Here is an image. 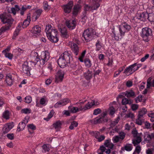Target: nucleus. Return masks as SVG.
I'll use <instances>...</instances> for the list:
<instances>
[{"label": "nucleus", "mask_w": 154, "mask_h": 154, "mask_svg": "<svg viewBox=\"0 0 154 154\" xmlns=\"http://www.w3.org/2000/svg\"><path fill=\"white\" fill-rule=\"evenodd\" d=\"M20 10V8L17 5H15L14 7L11 8V9L8 10V13L3 14L0 15V19L3 23L5 25L2 27L0 29V35L2 33L9 30L12 26L14 20L12 18L9 13H11L15 15L17 12Z\"/></svg>", "instance_id": "f257e3e1"}, {"label": "nucleus", "mask_w": 154, "mask_h": 154, "mask_svg": "<svg viewBox=\"0 0 154 154\" xmlns=\"http://www.w3.org/2000/svg\"><path fill=\"white\" fill-rule=\"evenodd\" d=\"M119 33H117L114 30L112 32L113 35L112 37L114 38L115 40L118 41L121 39L124 36L125 33L130 30L131 26L126 22H124L121 23L119 26Z\"/></svg>", "instance_id": "f03ea898"}, {"label": "nucleus", "mask_w": 154, "mask_h": 154, "mask_svg": "<svg viewBox=\"0 0 154 154\" xmlns=\"http://www.w3.org/2000/svg\"><path fill=\"white\" fill-rule=\"evenodd\" d=\"M71 53L70 51H65L62 54L58 59L57 63L61 68H64L67 64L69 63V61L72 57Z\"/></svg>", "instance_id": "7ed1b4c3"}, {"label": "nucleus", "mask_w": 154, "mask_h": 154, "mask_svg": "<svg viewBox=\"0 0 154 154\" xmlns=\"http://www.w3.org/2000/svg\"><path fill=\"white\" fill-rule=\"evenodd\" d=\"M49 53L45 51L42 53L40 56H36L35 57L34 62L30 61V63H32L33 65L35 66L38 61L40 62L41 64L43 65L49 59Z\"/></svg>", "instance_id": "20e7f679"}, {"label": "nucleus", "mask_w": 154, "mask_h": 154, "mask_svg": "<svg viewBox=\"0 0 154 154\" xmlns=\"http://www.w3.org/2000/svg\"><path fill=\"white\" fill-rule=\"evenodd\" d=\"M85 40L88 42L94 39V37H99V35L96 33L95 30L92 28L86 29L84 31L82 35Z\"/></svg>", "instance_id": "39448f33"}, {"label": "nucleus", "mask_w": 154, "mask_h": 154, "mask_svg": "<svg viewBox=\"0 0 154 154\" xmlns=\"http://www.w3.org/2000/svg\"><path fill=\"white\" fill-rule=\"evenodd\" d=\"M152 30L151 29L146 27L142 29L141 36L145 42H148L150 39V37L152 35Z\"/></svg>", "instance_id": "423d86ee"}, {"label": "nucleus", "mask_w": 154, "mask_h": 154, "mask_svg": "<svg viewBox=\"0 0 154 154\" xmlns=\"http://www.w3.org/2000/svg\"><path fill=\"white\" fill-rule=\"evenodd\" d=\"M45 32L46 33L47 37L49 39L52 36L57 35V31L55 28L52 27L51 25L48 24L46 26Z\"/></svg>", "instance_id": "0eeeda50"}, {"label": "nucleus", "mask_w": 154, "mask_h": 154, "mask_svg": "<svg viewBox=\"0 0 154 154\" xmlns=\"http://www.w3.org/2000/svg\"><path fill=\"white\" fill-rule=\"evenodd\" d=\"M147 112L146 109L143 108L139 112L137 115V118L136 119V124L141 125L143 122V116Z\"/></svg>", "instance_id": "6e6552de"}, {"label": "nucleus", "mask_w": 154, "mask_h": 154, "mask_svg": "<svg viewBox=\"0 0 154 154\" xmlns=\"http://www.w3.org/2000/svg\"><path fill=\"white\" fill-rule=\"evenodd\" d=\"M106 115V112H104L100 115L94 119L91 120V122L92 124H96L98 123H102L103 122H106L108 121L107 119L105 118Z\"/></svg>", "instance_id": "1a4fd4ad"}, {"label": "nucleus", "mask_w": 154, "mask_h": 154, "mask_svg": "<svg viewBox=\"0 0 154 154\" xmlns=\"http://www.w3.org/2000/svg\"><path fill=\"white\" fill-rule=\"evenodd\" d=\"M22 67L23 72L27 76L30 75V71L31 68L29 66V63L27 61L25 62L22 65Z\"/></svg>", "instance_id": "9d476101"}, {"label": "nucleus", "mask_w": 154, "mask_h": 154, "mask_svg": "<svg viewBox=\"0 0 154 154\" xmlns=\"http://www.w3.org/2000/svg\"><path fill=\"white\" fill-rule=\"evenodd\" d=\"M73 5V2L72 1H69L66 5H63L62 6V7L64 12L67 14L70 13L71 11Z\"/></svg>", "instance_id": "9b49d317"}, {"label": "nucleus", "mask_w": 154, "mask_h": 154, "mask_svg": "<svg viewBox=\"0 0 154 154\" xmlns=\"http://www.w3.org/2000/svg\"><path fill=\"white\" fill-rule=\"evenodd\" d=\"M70 100L68 98H64L60 101L57 102L54 105V106L55 108H58L63 106L68 103Z\"/></svg>", "instance_id": "f8f14e48"}, {"label": "nucleus", "mask_w": 154, "mask_h": 154, "mask_svg": "<svg viewBox=\"0 0 154 154\" xmlns=\"http://www.w3.org/2000/svg\"><path fill=\"white\" fill-rule=\"evenodd\" d=\"M148 14L147 12H143L141 13L138 14L135 17V19H138L141 21H145L147 19Z\"/></svg>", "instance_id": "ddd939ff"}, {"label": "nucleus", "mask_w": 154, "mask_h": 154, "mask_svg": "<svg viewBox=\"0 0 154 154\" xmlns=\"http://www.w3.org/2000/svg\"><path fill=\"white\" fill-rule=\"evenodd\" d=\"M14 126L13 122L8 123L5 125L3 128V132L4 134L8 133Z\"/></svg>", "instance_id": "4468645a"}, {"label": "nucleus", "mask_w": 154, "mask_h": 154, "mask_svg": "<svg viewBox=\"0 0 154 154\" xmlns=\"http://www.w3.org/2000/svg\"><path fill=\"white\" fill-rule=\"evenodd\" d=\"M66 24L67 27L70 29H73L75 28L76 26V20L74 19L72 20H66Z\"/></svg>", "instance_id": "2eb2a0df"}, {"label": "nucleus", "mask_w": 154, "mask_h": 154, "mask_svg": "<svg viewBox=\"0 0 154 154\" xmlns=\"http://www.w3.org/2000/svg\"><path fill=\"white\" fill-rule=\"evenodd\" d=\"M64 72L62 70H58L56 75V80L57 82H61L63 78Z\"/></svg>", "instance_id": "dca6fc26"}, {"label": "nucleus", "mask_w": 154, "mask_h": 154, "mask_svg": "<svg viewBox=\"0 0 154 154\" xmlns=\"http://www.w3.org/2000/svg\"><path fill=\"white\" fill-rule=\"evenodd\" d=\"M95 45L96 46V51H97L101 50V48L103 47V46L101 38L98 39L97 40Z\"/></svg>", "instance_id": "f3484780"}, {"label": "nucleus", "mask_w": 154, "mask_h": 154, "mask_svg": "<svg viewBox=\"0 0 154 154\" xmlns=\"http://www.w3.org/2000/svg\"><path fill=\"white\" fill-rule=\"evenodd\" d=\"M6 78L5 81L8 85L11 86L14 82V79L13 78L12 76L10 74H8L6 75Z\"/></svg>", "instance_id": "a211bd4d"}, {"label": "nucleus", "mask_w": 154, "mask_h": 154, "mask_svg": "<svg viewBox=\"0 0 154 154\" xmlns=\"http://www.w3.org/2000/svg\"><path fill=\"white\" fill-rule=\"evenodd\" d=\"M41 31L40 26L36 25L34 26L31 30V32L34 35H39Z\"/></svg>", "instance_id": "6ab92c4d"}, {"label": "nucleus", "mask_w": 154, "mask_h": 154, "mask_svg": "<svg viewBox=\"0 0 154 154\" xmlns=\"http://www.w3.org/2000/svg\"><path fill=\"white\" fill-rule=\"evenodd\" d=\"M71 48L75 54V55H78L79 52V48L78 45L75 43H71Z\"/></svg>", "instance_id": "aec40b11"}, {"label": "nucleus", "mask_w": 154, "mask_h": 154, "mask_svg": "<svg viewBox=\"0 0 154 154\" xmlns=\"http://www.w3.org/2000/svg\"><path fill=\"white\" fill-rule=\"evenodd\" d=\"M154 137L152 136V133L150 134L146 132L144 134V140L147 143H150L152 139Z\"/></svg>", "instance_id": "412c9836"}, {"label": "nucleus", "mask_w": 154, "mask_h": 154, "mask_svg": "<svg viewBox=\"0 0 154 154\" xmlns=\"http://www.w3.org/2000/svg\"><path fill=\"white\" fill-rule=\"evenodd\" d=\"M93 75L92 71L88 70L86 72L84 73V76L87 80H89L92 78Z\"/></svg>", "instance_id": "4be33fe9"}, {"label": "nucleus", "mask_w": 154, "mask_h": 154, "mask_svg": "<svg viewBox=\"0 0 154 154\" xmlns=\"http://www.w3.org/2000/svg\"><path fill=\"white\" fill-rule=\"evenodd\" d=\"M59 31L61 33L63 37L66 38L68 37L69 35L67 34L66 27H62L59 29Z\"/></svg>", "instance_id": "5701e85b"}, {"label": "nucleus", "mask_w": 154, "mask_h": 154, "mask_svg": "<svg viewBox=\"0 0 154 154\" xmlns=\"http://www.w3.org/2000/svg\"><path fill=\"white\" fill-rule=\"evenodd\" d=\"M134 65H131L128 67L126 68L124 72V73H125L127 75H129L132 74V72L133 71L132 70L133 67H132Z\"/></svg>", "instance_id": "b1692460"}, {"label": "nucleus", "mask_w": 154, "mask_h": 154, "mask_svg": "<svg viewBox=\"0 0 154 154\" xmlns=\"http://www.w3.org/2000/svg\"><path fill=\"white\" fill-rule=\"evenodd\" d=\"M81 6L79 4H77L75 5L73 8V14L74 15H77L79 11L81 10Z\"/></svg>", "instance_id": "393cba45"}, {"label": "nucleus", "mask_w": 154, "mask_h": 154, "mask_svg": "<svg viewBox=\"0 0 154 154\" xmlns=\"http://www.w3.org/2000/svg\"><path fill=\"white\" fill-rule=\"evenodd\" d=\"M30 21L31 20L30 18H27L24 20L23 23H21L19 25H20L21 27V26L22 25L23 28H25L29 25Z\"/></svg>", "instance_id": "a878e982"}, {"label": "nucleus", "mask_w": 154, "mask_h": 154, "mask_svg": "<svg viewBox=\"0 0 154 154\" xmlns=\"http://www.w3.org/2000/svg\"><path fill=\"white\" fill-rule=\"evenodd\" d=\"M25 121H26L25 120H23L19 123L17 127L18 129L17 130L18 132L23 130L24 128L26 126Z\"/></svg>", "instance_id": "bb28decb"}, {"label": "nucleus", "mask_w": 154, "mask_h": 154, "mask_svg": "<svg viewBox=\"0 0 154 154\" xmlns=\"http://www.w3.org/2000/svg\"><path fill=\"white\" fill-rule=\"evenodd\" d=\"M125 95L128 98L134 97H135V93L132 90L126 91L125 92Z\"/></svg>", "instance_id": "cd10ccee"}, {"label": "nucleus", "mask_w": 154, "mask_h": 154, "mask_svg": "<svg viewBox=\"0 0 154 154\" xmlns=\"http://www.w3.org/2000/svg\"><path fill=\"white\" fill-rule=\"evenodd\" d=\"M61 125L62 123L59 120L56 121L53 125V127L57 130H59L61 128Z\"/></svg>", "instance_id": "c85d7f7f"}, {"label": "nucleus", "mask_w": 154, "mask_h": 154, "mask_svg": "<svg viewBox=\"0 0 154 154\" xmlns=\"http://www.w3.org/2000/svg\"><path fill=\"white\" fill-rule=\"evenodd\" d=\"M21 29V26L20 25H19L15 29L13 34L12 37L13 39H15L16 37L18 35L19 32Z\"/></svg>", "instance_id": "c756f323"}, {"label": "nucleus", "mask_w": 154, "mask_h": 154, "mask_svg": "<svg viewBox=\"0 0 154 154\" xmlns=\"http://www.w3.org/2000/svg\"><path fill=\"white\" fill-rule=\"evenodd\" d=\"M42 12V10L41 9H38L35 11L34 13V17L36 20L41 15Z\"/></svg>", "instance_id": "7c9ffc66"}, {"label": "nucleus", "mask_w": 154, "mask_h": 154, "mask_svg": "<svg viewBox=\"0 0 154 154\" xmlns=\"http://www.w3.org/2000/svg\"><path fill=\"white\" fill-rule=\"evenodd\" d=\"M135 139L133 140L132 143L134 146L139 144L142 141L141 137L140 136L135 137Z\"/></svg>", "instance_id": "2f4dec72"}, {"label": "nucleus", "mask_w": 154, "mask_h": 154, "mask_svg": "<svg viewBox=\"0 0 154 154\" xmlns=\"http://www.w3.org/2000/svg\"><path fill=\"white\" fill-rule=\"evenodd\" d=\"M10 113L9 111L5 110L2 113V117L6 120H8L10 118Z\"/></svg>", "instance_id": "473e14b6"}, {"label": "nucleus", "mask_w": 154, "mask_h": 154, "mask_svg": "<svg viewBox=\"0 0 154 154\" xmlns=\"http://www.w3.org/2000/svg\"><path fill=\"white\" fill-rule=\"evenodd\" d=\"M42 151L43 152H46L49 151L50 150L49 145L46 144H45L42 146Z\"/></svg>", "instance_id": "72a5a7b5"}, {"label": "nucleus", "mask_w": 154, "mask_h": 154, "mask_svg": "<svg viewBox=\"0 0 154 154\" xmlns=\"http://www.w3.org/2000/svg\"><path fill=\"white\" fill-rule=\"evenodd\" d=\"M51 38L49 37V38L48 39L50 41L54 43L57 42L59 38L58 37L57 35H54L51 36Z\"/></svg>", "instance_id": "f704fd0d"}, {"label": "nucleus", "mask_w": 154, "mask_h": 154, "mask_svg": "<svg viewBox=\"0 0 154 154\" xmlns=\"http://www.w3.org/2000/svg\"><path fill=\"white\" fill-rule=\"evenodd\" d=\"M84 62L87 67L90 68L91 66L92 63L91 61L89 58H85L84 60Z\"/></svg>", "instance_id": "c9c22d12"}, {"label": "nucleus", "mask_w": 154, "mask_h": 154, "mask_svg": "<svg viewBox=\"0 0 154 154\" xmlns=\"http://www.w3.org/2000/svg\"><path fill=\"white\" fill-rule=\"evenodd\" d=\"M82 71V68L81 66H78L77 70L74 72L73 74L74 75H78L81 74Z\"/></svg>", "instance_id": "e433bc0d"}, {"label": "nucleus", "mask_w": 154, "mask_h": 154, "mask_svg": "<svg viewBox=\"0 0 154 154\" xmlns=\"http://www.w3.org/2000/svg\"><path fill=\"white\" fill-rule=\"evenodd\" d=\"M147 19L150 22L154 21V14L153 13H150L148 14V16H147Z\"/></svg>", "instance_id": "4c0bfd02"}, {"label": "nucleus", "mask_w": 154, "mask_h": 154, "mask_svg": "<svg viewBox=\"0 0 154 154\" xmlns=\"http://www.w3.org/2000/svg\"><path fill=\"white\" fill-rule=\"evenodd\" d=\"M125 149L127 151H131L133 149V146L131 144H127L124 147Z\"/></svg>", "instance_id": "58836bf2"}, {"label": "nucleus", "mask_w": 154, "mask_h": 154, "mask_svg": "<svg viewBox=\"0 0 154 154\" xmlns=\"http://www.w3.org/2000/svg\"><path fill=\"white\" fill-rule=\"evenodd\" d=\"M100 5L99 3H95L93 2V5H91L93 11L94 10H97L100 6Z\"/></svg>", "instance_id": "ea45409f"}, {"label": "nucleus", "mask_w": 154, "mask_h": 154, "mask_svg": "<svg viewBox=\"0 0 154 154\" xmlns=\"http://www.w3.org/2000/svg\"><path fill=\"white\" fill-rule=\"evenodd\" d=\"M28 131L30 133H32V132L30 130L32 131L36 129V127L33 124H29L28 125Z\"/></svg>", "instance_id": "a19ab883"}, {"label": "nucleus", "mask_w": 154, "mask_h": 154, "mask_svg": "<svg viewBox=\"0 0 154 154\" xmlns=\"http://www.w3.org/2000/svg\"><path fill=\"white\" fill-rule=\"evenodd\" d=\"M78 123L76 121H73L71 123L69 127V128L71 130H72L74 127H76L78 126Z\"/></svg>", "instance_id": "79ce46f5"}, {"label": "nucleus", "mask_w": 154, "mask_h": 154, "mask_svg": "<svg viewBox=\"0 0 154 154\" xmlns=\"http://www.w3.org/2000/svg\"><path fill=\"white\" fill-rule=\"evenodd\" d=\"M43 8L45 10L48 11L51 8V7L48 5L47 2H45L43 3Z\"/></svg>", "instance_id": "37998d69"}, {"label": "nucleus", "mask_w": 154, "mask_h": 154, "mask_svg": "<svg viewBox=\"0 0 154 154\" xmlns=\"http://www.w3.org/2000/svg\"><path fill=\"white\" fill-rule=\"evenodd\" d=\"M69 63L70 67L73 69H74L76 68L77 66L76 62L72 60H70L69 63Z\"/></svg>", "instance_id": "c03bdc74"}, {"label": "nucleus", "mask_w": 154, "mask_h": 154, "mask_svg": "<svg viewBox=\"0 0 154 154\" xmlns=\"http://www.w3.org/2000/svg\"><path fill=\"white\" fill-rule=\"evenodd\" d=\"M69 109L70 111L73 113H75L78 112V107H69Z\"/></svg>", "instance_id": "a18cd8bd"}, {"label": "nucleus", "mask_w": 154, "mask_h": 154, "mask_svg": "<svg viewBox=\"0 0 154 154\" xmlns=\"http://www.w3.org/2000/svg\"><path fill=\"white\" fill-rule=\"evenodd\" d=\"M31 112V110L28 108H25L21 110V112L22 113H24L25 114H29Z\"/></svg>", "instance_id": "49530a36"}, {"label": "nucleus", "mask_w": 154, "mask_h": 154, "mask_svg": "<svg viewBox=\"0 0 154 154\" xmlns=\"http://www.w3.org/2000/svg\"><path fill=\"white\" fill-rule=\"evenodd\" d=\"M84 8L85 11H91L93 12L91 6L86 4L85 5Z\"/></svg>", "instance_id": "de8ad7c7"}, {"label": "nucleus", "mask_w": 154, "mask_h": 154, "mask_svg": "<svg viewBox=\"0 0 154 154\" xmlns=\"http://www.w3.org/2000/svg\"><path fill=\"white\" fill-rule=\"evenodd\" d=\"M152 78L151 77H150L148 79L147 82V88H149L151 86V84L152 83L151 80Z\"/></svg>", "instance_id": "09e8293b"}, {"label": "nucleus", "mask_w": 154, "mask_h": 154, "mask_svg": "<svg viewBox=\"0 0 154 154\" xmlns=\"http://www.w3.org/2000/svg\"><path fill=\"white\" fill-rule=\"evenodd\" d=\"M109 114L110 115L112 116L115 113V110L113 106L110 107L109 109Z\"/></svg>", "instance_id": "8fccbe9b"}, {"label": "nucleus", "mask_w": 154, "mask_h": 154, "mask_svg": "<svg viewBox=\"0 0 154 154\" xmlns=\"http://www.w3.org/2000/svg\"><path fill=\"white\" fill-rule=\"evenodd\" d=\"M84 112L92 107L90 102H88L84 106Z\"/></svg>", "instance_id": "3c124183"}, {"label": "nucleus", "mask_w": 154, "mask_h": 154, "mask_svg": "<svg viewBox=\"0 0 154 154\" xmlns=\"http://www.w3.org/2000/svg\"><path fill=\"white\" fill-rule=\"evenodd\" d=\"M142 100V96L141 95H140L135 99V102L137 103L141 102Z\"/></svg>", "instance_id": "603ef678"}, {"label": "nucleus", "mask_w": 154, "mask_h": 154, "mask_svg": "<svg viewBox=\"0 0 154 154\" xmlns=\"http://www.w3.org/2000/svg\"><path fill=\"white\" fill-rule=\"evenodd\" d=\"M32 101V97L29 96H27L25 98V102L27 103H29Z\"/></svg>", "instance_id": "864d4df0"}, {"label": "nucleus", "mask_w": 154, "mask_h": 154, "mask_svg": "<svg viewBox=\"0 0 154 154\" xmlns=\"http://www.w3.org/2000/svg\"><path fill=\"white\" fill-rule=\"evenodd\" d=\"M101 110L99 108H97L94 110L93 114L94 115H97L98 114L101 113Z\"/></svg>", "instance_id": "5fc2aeb1"}, {"label": "nucleus", "mask_w": 154, "mask_h": 154, "mask_svg": "<svg viewBox=\"0 0 154 154\" xmlns=\"http://www.w3.org/2000/svg\"><path fill=\"white\" fill-rule=\"evenodd\" d=\"M90 103L91 106L94 105H97L99 104V103L97 100L95 99L92 100Z\"/></svg>", "instance_id": "6e6d98bb"}, {"label": "nucleus", "mask_w": 154, "mask_h": 154, "mask_svg": "<svg viewBox=\"0 0 154 154\" xmlns=\"http://www.w3.org/2000/svg\"><path fill=\"white\" fill-rule=\"evenodd\" d=\"M5 56L10 59H11L13 57V55L10 53H5L4 54Z\"/></svg>", "instance_id": "4d7b16f0"}, {"label": "nucleus", "mask_w": 154, "mask_h": 154, "mask_svg": "<svg viewBox=\"0 0 154 154\" xmlns=\"http://www.w3.org/2000/svg\"><path fill=\"white\" fill-rule=\"evenodd\" d=\"M27 10L26 6L23 5L22 6L20 10V14L22 15H23L24 14V12Z\"/></svg>", "instance_id": "13d9d810"}, {"label": "nucleus", "mask_w": 154, "mask_h": 154, "mask_svg": "<svg viewBox=\"0 0 154 154\" xmlns=\"http://www.w3.org/2000/svg\"><path fill=\"white\" fill-rule=\"evenodd\" d=\"M125 134L124 132H121L119 133V137L120 139L123 140L125 137Z\"/></svg>", "instance_id": "bf43d9fd"}, {"label": "nucleus", "mask_w": 154, "mask_h": 154, "mask_svg": "<svg viewBox=\"0 0 154 154\" xmlns=\"http://www.w3.org/2000/svg\"><path fill=\"white\" fill-rule=\"evenodd\" d=\"M122 103L123 105L129 104V101L127 98H125L122 99Z\"/></svg>", "instance_id": "052dcab7"}, {"label": "nucleus", "mask_w": 154, "mask_h": 154, "mask_svg": "<svg viewBox=\"0 0 154 154\" xmlns=\"http://www.w3.org/2000/svg\"><path fill=\"white\" fill-rule=\"evenodd\" d=\"M120 138L118 136L114 137L112 139V140L114 143H116L119 141Z\"/></svg>", "instance_id": "680f3d73"}, {"label": "nucleus", "mask_w": 154, "mask_h": 154, "mask_svg": "<svg viewBox=\"0 0 154 154\" xmlns=\"http://www.w3.org/2000/svg\"><path fill=\"white\" fill-rule=\"evenodd\" d=\"M7 137L9 139L12 140L14 139V135L13 133L8 134H7Z\"/></svg>", "instance_id": "e2e57ef3"}, {"label": "nucleus", "mask_w": 154, "mask_h": 154, "mask_svg": "<svg viewBox=\"0 0 154 154\" xmlns=\"http://www.w3.org/2000/svg\"><path fill=\"white\" fill-rule=\"evenodd\" d=\"M134 114L131 112L128 113L126 115V118H131V119H133L134 118Z\"/></svg>", "instance_id": "0e129e2a"}, {"label": "nucleus", "mask_w": 154, "mask_h": 154, "mask_svg": "<svg viewBox=\"0 0 154 154\" xmlns=\"http://www.w3.org/2000/svg\"><path fill=\"white\" fill-rule=\"evenodd\" d=\"M141 148L140 146L138 145L136 146L135 149V152L139 154L140 152Z\"/></svg>", "instance_id": "69168bd1"}, {"label": "nucleus", "mask_w": 154, "mask_h": 154, "mask_svg": "<svg viewBox=\"0 0 154 154\" xmlns=\"http://www.w3.org/2000/svg\"><path fill=\"white\" fill-rule=\"evenodd\" d=\"M46 100L45 98H41L40 101V103L41 105H46Z\"/></svg>", "instance_id": "338daca9"}, {"label": "nucleus", "mask_w": 154, "mask_h": 154, "mask_svg": "<svg viewBox=\"0 0 154 154\" xmlns=\"http://www.w3.org/2000/svg\"><path fill=\"white\" fill-rule=\"evenodd\" d=\"M105 138V136L103 135H102L100 137H98L97 139L98 141L99 142H100L103 140Z\"/></svg>", "instance_id": "774afa93"}]
</instances>
